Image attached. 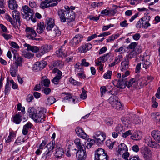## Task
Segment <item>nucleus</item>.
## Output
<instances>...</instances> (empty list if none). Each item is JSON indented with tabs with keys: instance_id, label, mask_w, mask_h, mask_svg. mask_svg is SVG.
<instances>
[{
	"instance_id": "1",
	"label": "nucleus",
	"mask_w": 160,
	"mask_h": 160,
	"mask_svg": "<svg viewBox=\"0 0 160 160\" xmlns=\"http://www.w3.org/2000/svg\"><path fill=\"white\" fill-rule=\"evenodd\" d=\"M28 112L30 118L35 122H42L45 121L46 110L42 107H38L36 109L30 107Z\"/></svg>"
},
{
	"instance_id": "2",
	"label": "nucleus",
	"mask_w": 160,
	"mask_h": 160,
	"mask_svg": "<svg viewBox=\"0 0 160 160\" xmlns=\"http://www.w3.org/2000/svg\"><path fill=\"white\" fill-rule=\"evenodd\" d=\"M108 101L109 103L114 108L118 110L122 109L121 104L119 101V98L117 96L112 95L109 98Z\"/></svg>"
},
{
	"instance_id": "3",
	"label": "nucleus",
	"mask_w": 160,
	"mask_h": 160,
	"mask_svg": "<svg viewBox=\"0 0 160 160\" xmlns=\"http://www.w3.org/2000/svg\"><path fill=\"white\" fill-rule=\"evenodd\" d=\"M21 13L23 16V18L28 21L30 20V17L33 15V10L28 6L25 5L22 7Z\"/></svg>"
},
{
	"instance_id": "4",
	"label": "nucleus",
	"mask_w": 160,
	"mask_h": 160,
	"mask_svg": "<svg viewBox=\"0 0 160 160\" xmlns=\"http://www.w3.org/2000/svg\"><path fill=\"white\" fill-rule=\"evenodd\" d=\"M96 142L98 145L101 144L105 141L106 136V133L102 131H98L94 133L93 136Z\"/></svg>"
},
{
	"instance_id": "5",
	"label": "nucleus",
	"mask_w": 160,
	"mask_h": 160,
	"mask_svg": "<svg viewBox=\"0 0 160 160\" xmlns=\"http://www.w3.org/2000/svg\"><path fill=\"white\" fill-rule=\"evenodd\" d=\"M54 148V146L52 143H49L48 144L44 149L46 151L42 155V158L45 160L48 159L51 157L52 153L53 152V149Z\"/></svg>"
},
{
	"instance_id": "6",
	"label": "nucleus",
	"mask_w": 160,
	"mask_h": 160,
	"mask_svg": "<svg viewBox=\"0 0 160 160\" xmlns=\"http://www.w3.org/2000/svg\"><path fill=\"white\" fill-rule=\"evenodd\" d=\"M60 1L61 0H45L41 2L40 7L42 9L54 7L57 6Z\"/></svg>"
},
{
	"instance_id": "7",
	"label": "nucleus",
	"mask_w": 160,
	"mask_h": 160,
	"mask_svg": "<svg viewBox=\"0 0 160 160\" xmlns=\"http://www.w3.org/2000/svg\"><path fill=\"white\" fill-rule=\"evenodd\" d=\"M141 152L143 158L146 159H151L152 156V152L147 147H142L141 149Z\"/></svg>"
},
{
	"instance_id": "8",
	"label": "nucleus",
	"mask_w": 160,
	"mask_h": 160,
	"mask_svg": "<svg viewBox=\"0 0 160 160\" xmlns=\"http://www.w3.org/2000/svg\"><path fill=\"white\" fill-rule=\"evenodd\" d=\"M25 31L26 33V36L28 38L30 39H34V37L36 36L37 33L33 28L27 27Z\"/></svg>"
},
{
	"instance_id": "9",
	"label": "nucleus",
	"mask_w": 160,
	"mask_h": 160,
	"mask_svg": "<svg viewBox=\"0 0 160 160\" xmlns=\"http://www.w3.org/2000/svg\"><path fill=\"white\" fill-rule=\"evenodd\" d=\"M47 62L44 61L36 62L33 66V69L36 72L42 69L46 65Z\"/></svg>"
},
{
	"instance_id": "10",
	"label": "nucleus",
	"mask_w": 160,
	"mask_h": 160,
	"mask_svg": "<svg viewBox=\"0 0 160 160\" xmlns=\"http://www.w3.org/2000/svg\"><path fill=\"white\" fill-rule=\"evenodd\" d=\"M83 38L81 34H78L72 39L70 42V45L72 47H75L82 40Z\"/></svg>"
},
{
	"instance_id": "11",
	"label": "nucleus",
	"mask_w": 160,
	"mask_h": 160,
	"mask_svg": "<svg viewBox=\"0 0 160 160\" xmlns=\"http://www.w3.org/2000/svg\"><path fill=\"white\" fill-rule=\"evenodd\" d=\"M69 12V11L67 10L62 9L58 10V14L61 22H64L66 21V18Z\"/></svg>"
},
{
	"instance_id": "12",
	"label": "nucleus",
	"mask_w": 160,
	"mask_h": 160,
	"mask_svg": "<svg viewBox=\"0 0 160 160\" xmlns=\"http://www.w3.org/2000/svg\"><path fill=\"white\" fill-rule=\"evenodd\" d=\"M128 151V148L126 145L124 143L120 144L116 148V151L118 155H122V153H125Z\"/></svg>"
},
{
	"instance_id": "13",
	"label": "nucleus",
	"mask_w": 160,
	"mask_h": 160,
	"mask_svg": "<svg viewBox=\"0 0 160 160\" xmlns=\"http://www.w3.org/2000/svg\"><path fill=\"white\" fill-rule=\"evenodd\" d=\"M55 25L54 20L51 18H47L45 23V27L48 31L52 30Z\"/></svg>"
},
{
	"instance_id": "14",
	"label": "nucleus",
	"mask_w": 160,
	"mask_h": 160,
	"mask_svg": "<svg viewBox=\"0 0 160 160\" xmlns=\"http://www.w3.org/2000/svg\"><path fill=\"white\" fill-rule=\"evenodd\" d=\"M77 152L76 156L78 160H83L86 158L87 155L85 153L86 151L83 148L79 149Z\"/></svg>"
},
{
	"instance_id": "15",
	"label": "nucleus",
	"mask_w": 160,
	"mask_h": 160,
	"mask_svg": "<svg viewBox=\"0 0 160 160\" xmlns=\"http://www.w3.org/2000/svg\"><path fill=\"white\" fill-rule=\"evenodd\" d=\"M22 115L21 112H19L13 116L12 118V122L16 124H19L22 120Z\"/></svg>"
},
{
	"instance_id": "16",
	"label": "nucleus",
	"mask_w": 160,
	"mask_h": 160,
	"mask_svg": "<svg viewBox=\"0 0 160 160\" xmlns=\"http://www.w3.org/2000/svg\"><path fill=\"white\" fill-rule=\"evenodd\" d=\"M114 82V84H115L116 86L118 88L121 89L125 88V82L124 81V79L120 78L118 79H115Z\"/></svg>"
},
{
	"instance_id": "17",
	"label": "nucleus",
	"mask_w": 160,
	"mask_h": 160,
	"mask_svg": "<svg viewBox=\"0 0 160 160\" xmlns=\"http://www.w3.org/2000/svg\"><path fill=\"white\" fill-rule=\"evenodd\" d=\"M92 47V44L89 43H88L81 46L78 48V50L81 53H84L90 49Z\"/></svg>"
},
{
	"instance_id": "18",
	"label": "nucleus",
	"mask_w": 160,
	"mask_h": 160,
	"mask_svg": "<svg viewBox=\"0 0 160 160\" xmlns=\"http://www.w3.org/2000/svg\"><path fill=\"white\" fill-rule=\"evenodd\" d=\"M52 46L50 45H45L41 47L39 53L40 56L43 55L44 54L49 52L52 48Z\"/></svg>"
},
{
	"instance_id": "19",
	"label": "nucleus",
	"mask_w": 160,
	"mask_h": 160,
	"mask_svg": "<svg viewBox=\"0 0 160 160\" xmlns=\"http://www.w3.org/2000/svg\"><path fill=\"white\" fill-rule=\"evenodd\" d=\"M75 132L77 135L83 139H86L87 137V135L85 132L80 127H77L75 129Z\"/></svg>"
},
{
	"instance_id": "20",
	"label": "nucleus",
	"mask_w": 160,
	"mask_h": 160,
	"mask_svg": "<svg viewBox=\"0 0 160 160\" xmlns=\"http://www.w3.org/2000/svg\"><path fill=\"white\" fill-rule=\"evenodd\" d=\"M142 136V133L139 131H135L132 134L131 136V138L135 141H139L140 140Z\"/></svg>"
},
{
	"instance_id": "21",
	"label": "nucleus",
	"mask_w": 160,
	"mask_h": 160,
	"mask_svg": "<svg viewBox=\"0 0 160 160\" xmlns=\"http://www.w3.org/2000/svg\"><path fill=\"white\" fill-rule=\"evenodd\" d=\"M129 63L128 58H126L121 63V70L122 71L127 70L129 68Z\"/></svg>"
},
{
	"instance_id": "22",
	"label": "nucleus",
	"mask_w": 160,
	"mask_h": 160,
	"mask_svg": "<svg viewBox=\"0 0 160 160\" xmlns=\"http://www.w3.org/2000/svg\"><path fill=\"white\" fill-rule=\"evenodd\" d=\"M63 65L64 63L61 61H54L53 62L52 66L50 67V68L51 69H52L53 67L61 68L63 67Z\"/></svg>"
},
{
	"instance_id": "23",
	"label": "nucleus",
	"mask_w": 160,
	"mask_h": 160,
	"mask_svg": "<svg viewBox=\"0 0 160 160\" xmlns=\"http://www.w3.org/2000/svg\"><path fill=\"white\" fill-rule=\"evenodd\" d=\"M24 46L27 47L26 50L27 51H31L33 52H37L39 50V48L36 46H31L30 45L25 43L23 45Z\"/></svg>"
},
{
	"instance_id": "24",
	"label": "nucleus",
	"mask_w": 160,
	"mask_h": 160,
	"mask_svg": "<svg viewBox=\"0 0 160 160\" xmlns=\"http://www.w3.org/2000/svg\"><path fill=\"white\" fill-rule=\"evenodd\" d=\"M45 29V27L43 22H40L37 23L36 30L38 33H42L44 32Z\"/></svg>"
},
{
	"instance_id": "25",
	"label": "nucleus",
	"mask_w": 160,
	"mask_h": 160,
	"mask_svg": "<svg viewBox=\"0 0 160 160\" xmlns=\"http://www.w3.org/2000/svg\"><path fill=\"white\" fill-rule=\"evenodd\" d=\"M148 144L149 146L153 148H158L160 147L159 144L155 141L152 140L151 138H149Z\"/></svg>"
},
{
	"instance_id": "26",
	"label": "nucleus",
	"mask_w": 160,
	"mask_h": 160,
	"mask_svg": "<svg viewBox=\"0 0 160 160\" xmlns=\"http://www.w3.org/2000/svg\"><path fill=\"white\" fill-rule=\"evenodd\" d=\"M32 126V125L30 122H28L23 127L22 131L23 134L24 135H26L28 134L29 129L31 128Z\"/></svg>"
},
{
	"instance_id": "27",
	"label": "nucleus",
	"mask_w": 160,
	"mask_h": 160,
	"mask_svg": "<svg viewBox=\"0 0 160 160\" xmlns=\"http://www.w3.org/2000/svg\"><path fill=\"white\" fill-rule=\"evenodd\" d=\"M8 6L9 8L12 10L16 9L18 7L17 2L15 0H9Z\"/></svg>"
},
{
	"instance_id": "28",
	"label": "nucleus",
	"mask_w": 160,
	"mask_h": 160,
	"mask_svg": "<svg viewBox=\"0 0 160 160\" xmlns=\"http://www.w3.org/2000/svg\"><path fill=\"white\" fill-rule=\"evenodd\" d=\"M64 154L63 149L59 147L56 150L55 155L58 158H61Z\"/></svg>"
},
{
	"instance_id": "29",
	"label": "nucleus",
	"mask_w": 160,
	"mask_h": 160,
	"mask_svg": "<svg viewBox=\"0 0 160 160\" xmlns=\"http://www.w3.org/2000/svg\"><path fill=\"white\" fill-rule=\"evenodd\" d=\"M18 67L16 65H12L10 68V73L11 75L13 77L16 76L18 73Z\"/></svg>"
},
{
	"instance_id": "30",
	"label": "nucleus",
	"mask_w": 160,
	"mask_h": 160,
	"mask_svg": "<svg viewBox=\"0 0 160 160\" xmlns=\"http://www.w3.org/2000/svg\"><path fill=\"white\" fill-rule=\"evenodd\" d=\"M12 14L13 19H15L16 22L19 24L20 22L19 12L17 11H13L12 12Z\"/></svg>"
},
{
	"instance_id": "31",
	"label": "nucleus",
	"mask_w": 160,
	"mask_h": 160,
	"mask_svg": "<svg viewBox=\"0 0 160 160\" xmlns=\"http://www.w3.org/2000/svg\"><path fill=\"white\" fill-rule=\"evenodd\" d=\"M138 81L137 78H133L131 79L129 81L125 82V86L129 88L133 84L137 83Z\"/></svg>"
},
{
	"instance_id": "32",
	"label": "nucleus",
	"mask_w": 160,
	"mask_h": 160,
	"mask_svg": "<svg viewBox=\"0 0 160 160\" xmlns=\"http://www.w3.org/2000/svg\"><path fill=\"white\" fill-rule=\"evenodd\" d=\"M147 19H143L142 20V27L145 28H148L149 26H150V24L148 22V21H146V20L148 18V20H149L150 19V17L149 16H147L146 17Z\"/></svg>"
},
{
	"instance_id": "33",
	"label": "nucleus",
	"mask_w": 160,
	"mask_h": 160,
	"mask_svg": "<svg viewBox=\"0 0 160 160\" xmlns=\"http://www.w3.org/2000/svg\"><path fill=\"white\" fill-rule=\"evenodd\" d=\"M56 53L59 57H65L67 56V52L63 50L62 48H60L56 51Z\"/></svg>"
},
{
	"instance_id": "34",
	"label": "nucleus",
	"mask_w": 160,
	"mask_h": 160,
	"mask_svg": "<svg viewBox=\"0 0 160 160\" xmlns=\"http://www.w3.org/2000/svg\"><path fill=\"white\" fill-rule=\"evenodd\" d=\"M151 135L154 140L157 141L160 136V132L158 130H153L152 132Z\"/></svg>"
},
{
	"instance_id": "35",
	"label": "nucleus",
	"mask_w": 160,
	"mask_h": 160,
	"mask_svg": "<svg viewBox=\"0 0 160 160\" xmlns=\"http://www.w3.org/2000/svg\"><path fill=\"white\" fill-rule=\"evenodd\" d=\"M80 64V63H77L75 65V71L77 74L83 71V69L82 66H81Z\"/></svg>"
},
{
	"instance_id": "36",
	"label": "nucleus",
	"mask_w": 160,
	"mask_h": 160,
	"mask_svg": "<svg viewBox=\"0 0 160 160\" xmlns=\"http://www.w3.org/2000/svg\"><path fill=\"white\" fill-rule=\"evenodd\" d=\"M95 160H108V155L106 153L100 156L96 155Z\"/></svg>"
},
{
	"instance_id": "37",
	"label": "nucleus",
	"mask_w": 160,
	"mask_h": 160,
	"mask_svg": "<svg viewBox=\"0 0 160 160\" xmlns=\"http://www.w3.org/2000/svg\"><path fill=\"white\" fill-rule=\"evenodd\" d=\"M55 99L52 96L48 98L45 101V103L47 105H50L55 102Z\"/></svg>"
},
{
	"instance_id": "38",
	"label": "nucleus",
	"mask_w": 160,
	"mask_h": 160,
	"mask_svg": "<svg viewBox=\"0 0 160 160\" xmlns=\"http://www.w3.org/2000/svg\"><path fill=\"white\" fill-rule=\"evenodd\" d=\"M18 58H16V59L15 61V64L14 65H16L18 67V66H22V58L21 57H17Z\"/></svg>"
},
{
	"instance_id": "39",
	"label": "nucleus",
	"mask_w": 160,
	"mask_h": 160,
	"mask_svg": "<svg viewBox=\"0 0 160 160\" xmlns=\"http://www.w3.org/2000/svg\"><path fill=\"white\" fill-rule=\"evenodd\" d=\"M15 136L16 134L13 131L10 132L8 138L6 140V143H9L12 140Z\"/></svg>"
},
{
	"instance_id": "40",
	"label": "nucleus",
	"mask_w": 160,
	"mask_h": 160,
	"mask_svg": "<svg viewBox=\"0 0 160 160\" xmlns=\"http://www.w3.org/2000/svg\"><path fill=\"white\" fill-rule=\"evenodd\" d=\"M109 56V53H108L106 54H105L102 57H100L99 59L100 62H104L108 60Z\"/></svg>"
},
{
	"instance_id": "41",
	"label": "nucleus",
	"mask_w": 160,
	"mask_h": 160,
	"mask_svg": "<svg viewBox=\"0 0 160 160\" xmlns=\"http://www.w3.org/2000/svg\"><path fill=\"white\" fill-rule=\"evenodd\" d=\"M75 17L74 14L72 12H69L66 18L67 20L74 21Z\"/></svg>"
},
{
	"instance_id": "42",
	"label": "nucleus",
	"mask_w": 160,
	"mask_h": 160,
	"mask_svg": "<svg viewBox=\"0 0 160 160\" xmlns=\"http://www.w3.org/2000/svg\"><path fill=\"white\" fill-rule=\"evenodd\" d=\"M105 153L104 152V149L101 148H98L95 152V158H96V155H98V156H100L101 155L104 154Z\"/></svg>"
},
{
	"instance_id": "43",
	"label": "nucleus",
	"mask_w": 160,
	"mask_h": 160,
	"mask_svg": "<svg viewBox=\"0 0 160 160\" xmlns=\"http://www.w3.org/2000/svg\"><path fill=\"white\" fill-rule=\"evenodd\" d=\"M88 141L89 142L88 143L86 147L87 149H89L91 147L92 145L96 142L93 139H88Z\"/></svg>"
},
{
	"instance_id": "44",
	"label": "nucleus",
	"mask_w": 160,
	"mask_h": 160,
	"mask_svg": "<svg viewBox=\"0 0 160 160\" xmlns=\"http://www.w3.org/2000/svg\"><path fill=\"white\" fill-rule=\"evenodd\" d=\"M74 143L77 146L79 149H81L83 148L82 146L80 140L78 138H77L74 140Z\"/></svg>"
},
{
	"instance_id": "45",
	"label": "nucleus",
	"mask_w": 160,
	"mask_h": 160,
	"mask_svg": "<svg viewBox=\"0 0 160 160\" xmlns=\"http://www.w3.org/2000/svg\"><path fill=\"white\" fill-rule=\"evenodd\" d=\"M115 143V142H112L110 140H107L106 142L107 146L110 149H112L113 148Z\"/></svg>"
},
{
	"instance_id": "46",
	"label": "nucleus",
	"mask_w": 160,
	"mask_h": 160,
	"mask_svg": "<svg viewBox=\"0 0 160 160\" xmlns=\"http://www.w3.org/2000/svg\"><path fill=\"white\" fill-rule=\"evenodd\" d=\"M52 72L53 73H57V75L56 76L61 78L62 73V72L58 69L56 68H54Z\"/></svg>"
},
{
	"instance_id": "47",
	"label": "nucleus",
	"mask_w": 160,
	"mask_h": 160,
	"mask_svg": "<svg viewBox=\"0 0 160 160\" xmlns=\"http://www.w3.org/2000/svg\"><path fill=\"white\" fill-rule=\"evenodd\" d=\"M50 84V81L48 79H45V80L42 81L41 82V85L43 87L44 86L45 87H48L49 86Z\"/></svg>"
},
{
	"instance_id": "48",
	"label": "nucleus",
	"mask_w": 160,
	"mask_h": 160,
	"mask_svg": "<svg viewBox=\"0 0 160 160\" xmlns=\"http://www.w3.org/2000/svg\"><path fill=\"white\" fill-rule=\"evenodd\" d=\"M151 63L148 60L144 61L143 63V68L145 69L148 68L151 66Z\"/></svg>"
},
{
	"instance_id": "49",
	"label": "nucleus",
	"mask_w": 160,
	"mask_h": 160,
	"mask_svg": "<svg viewBox=\"0 0 160 160\" xmlns=\"http://www.w3.org/2000/svg\"><path fill=\"white\" fill-rule=\"evenodd\" d=\"M142 122L141 119L138 117H136L132 121V122L135 124H140Z\"/></svg>"
},
{
	"instance_id": "50",
	"label": "nucleus",
	"mask_w": 160,
	"mask_h": 160,
	"mask_svg": "<svg viewBox=\"0 0 160 160\" xmlns=\"http://www.w3.org/2000/svg\"><path fill=\"white\" fill-rule=\"evenodd\" d=\"M22 53L23 55L26 58H30L33 57V55L31 52H23Z\"/></svg>"
},
{
	"instance_id": "51",
	"label": "nucleus",
	"mask_w": 160,
	"mask_h": 160,
	"mask_svg": "<svg viewBox=\"0 0 160 160\" xmlns=\"http://www.w3.org/2000/svg\"><path fill=\"white\" fill-rule=\"evenodd\" d=\"M61 78H60L59 77H58L56 76L53 78L52 80V82L55 84H58L59 82V81Z\"/></svg>"
},
{
	"instance_id": "52",
	"label": "nucleus",
	"mask_w": 160,
	"mask_h": 160,
	"mask_svg": "<svg viewBox=\"0 0 160 160\" xmlns=\"http://www.w3.org/2000/svg\"><path fill=\"white\" fill-rule=\"evenodd\" d=\"M112 74V71H108L107 72L105 73L103 77L105 79H110Z\"/></svg>"
},
{
	"instance_id": "53",
	"label": "nucleus",
	"mask_w": 160,
	"mask_h": 160,
	"mask_svg": "<svg viewBox=\"0 0 160 160\" xmlns=\"http://www.w3.org/2000/svg\"><path fill=\"white\" fill-rule=\"evenodd\" d=\"M82 92L80 96V98L83 99H85L87 98L86 91L83 88H82Z\"/></svg>"
},
{
	"instance_id": "54",
	"label": "nucleus",
	"mask_w": 160,
	"mask_h": 160,
	"mask_svg": "<svg viewBox=\"0 0 160 160\" xmlns=\"http://www.w3.org/2000/svg\"><path fill=\"white\" fill-rule=\"evenodd\" d=\"M147 19L146 17H143L139 20L136 25V26L137 28H140L142 26V20L143 19Z\"/></svg>"
},
{
	"instance_id": "55",
	"label": "nucleus",
	"mask_w": 160,
	"mask_h": 160,
	"mask_svg": "<svg viewBox=\"0 0 160 160\" xmlns=\"http://www.w3.org/2000/svg\"><path fill=\"white\" fill-rule=\"evenodd\" d=\"M53 33L55 36H59L61 35V32L58 28L56 27L53 30Z\"/></svg>"
},
{
	"instance_id": "56",
	"label": "nucleus",
	"mask_w": 160,
	"mask_h": 160,
	"mask_svg": "<svg viewBox=\"0 0 160 160\" xmlns=\"http://www.w3.org/2000/svg\"><path fill=\"white\" fill-rule=\"evenodd\" d=\"M133 51H134V52L136 54H139L142 51V49L141 47L139 46H136V47L134 49Z\"/></svg>"
},
{
	"instance_id": "57",
	"label": "nucleus",
	"mask_w": 160,
	"mask_h": 160,
	"mask_svg": "<svg viewBox=\"0 0 160 160\" xmlns=\"http://www.w3.org/2000/svg\"><path fill=\"white\" fill-rule=\"evenodd\" d=\"M81 65L82 66L88 67L89 65L90 64L88 62H86V59H83L82 60Z\"/></svg>"
},
{
	"instance_id": "58",
	"label": "nucleus",
	"mask_w": 160,
	"mask_h": 160,
	"mask_svg": "<svg viewBox=\"0 0 160 160\" xmlns=\"http://www.w3.org/2000/svg\"><path fill=\"white\" fill-rule=\"evenodd\" d=\"M122 58V55H119L116 57L115 58L114 61L115 62L118 63L120 62Z\"/></svg>"
},
{
	"instance_id": "59",
	"label": "nucleus",
	"mask_w": 160,
	"mask_h": 160,
	"mask_svg": "<svg viewBox=\"0 0 160 160\" xmlns=\"http://www.w3.org/2000/svg\"><path fill=\"white\" fill-rule=\"evenodd\" d=\"M69 82L70 83L73 84L74 85H79L80 84V82H77L75 80L73 79L72 78H69Z\"/></svg>"
},
{
	"instance_id": "60",
	"label": "nucleus",
	"mask_w": 160,
	"mask_h": 160,
	"mask_svg": "<svg viewBox=\"0 0 160 160\" xmlns=\"http://www.w3.org/2000/svg\"><path fill=\"white\" fill-rule=\"evenodd\" d=\"M137 54L133 51L130 52L127 56L126 58H128V59H131L132 58L134 57Z\"/></svg>"
},
{
	"instance_id": "61",
	"label": "nucleus",
	"mask_w": 160,
	"mask_h": 160,
	"mask_svg": "<svg viewBox=\"0 0 160 160\" xmlns=\"http://www.w3.org/2000/svg\"><path fill=\"white\" fill-rule=\"evenodd\" d=\"M111 12L110 10H108L107 9H104L102 11L101 14H104L105 15H108Z\"/></svg>"
},
{
	"instance_id": "62",
	"label": "nucleus",
	"mask_w": 160,
	"mask_h": 160,
	"mask_svg": "<svg viewBox=\"0 0 160 160\" xmlns=\"http://www.w3.org/2000/svg\"><path fill=\"white\" fill-rule=\"evenodd\" d=\"M64 93L68 95V96H66L64 98L63 100V101H65V100H71L72 99V97L70 94H69L67 92H64Z\"/></svg>"
},
{
	"instance_id": "63",
	"label": "nucleus",
	"mask_w": 160,
	"mask_h": 160,
	"mask_svg": "<svg viewBox=\"0 0 160 160\" xmlns=\"http://www.w3.org/2000/svg\"><path fill=\"white\" fill-rule=\"evenodd\" d=\"M106 123L108 125H111L113 123V120L111 118H107L106 121Z\"/></svg>"
},
{
	"instance_id": "64",
	"label": "nucleus",
	"mask_w": 160,
	"mask_h": 160,
	"mask_svg": "<svg viewBox=\"0 0 160 160\" xmlns=\"http://www.w3.org/2000/svg\"><path fill=\"white\" fill-rule=\"evenodd\" d=\"M122 157L125 159V160H128L127 158L129 157V154L128 151L125 152V153H122Z\"/></svg>"
}]
</instances>
